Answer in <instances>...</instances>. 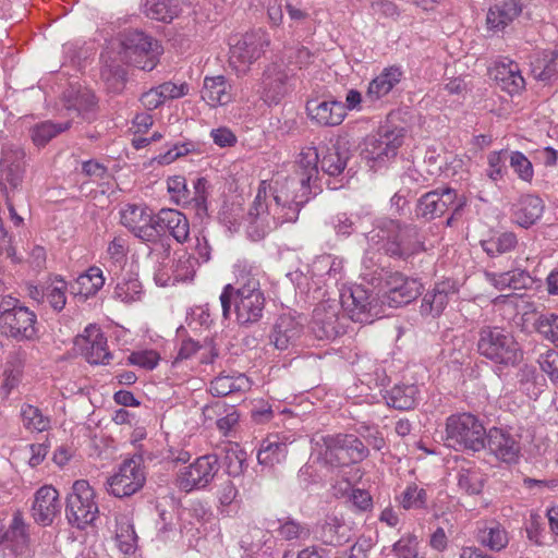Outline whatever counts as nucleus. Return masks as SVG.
<instances>
[{"instance_id": "6e6d98bb", "label": "nucleus", "mask_w": 558, "mask_h": 558, "mask_svg": "<svg viewBox=\"0 0 558 558\" xmlns=\"http://www.w3.org/2000/svg\"><path fill=\"white\" fill-rule=\"evenodd\" d=\"M245 463V452L238 445L229 444L225 448L223 464L229 475L239 476Z\"/></svg>"}, {"instance_id": "f704fd0d", "label": "nucleus", "mask_w": 558, "mask_h": 558, "mask_svg": "<svg viewBox=\"0 0 558 558\" xmlns=\"http://www.w3.org/2000/svg\"><path fill=\"white\" fill-rule=\"evenodd\" d=\"M475 538L482 546L493 551H500L509 543L508 532L496 521L486 522L478 527Z\"/></svg>"}, {"instance_id": "2eb2a0df", "label": "nucleus", "mask_w": 558, "mask_h": 558, "mask_svg": "<svg viewBox=\"0 0 558 558\" xmlns=\"http://www.w3.org/2000/svg\"><path fill=\"white\" fill-rule=\"evenodd\" d=\"M344 315L340 316L339 302L328 300L315 307L311 329L319 340L335 339L344 332Z\"/></svg>"}, {"instance_id": "bb28decb", "label": "nucleus", "mask_w": 558, "mask_h": 558, "mask_svg": "<svg viewBox=\"0 0 558 558\" xmlns=\"http://www.w3.org/2000/svg\"><path fill=\"white\" fill-rule=\"evenodd\" d=\"M306 111L311 120L320 126H337L345 118V107L337 100H308Z\"/></svg>"}, {"instance_id": "774afa93", "label": "nucleus", "mask_w": 558, "mask_h": 558, "mask_svg": "<svg viewBox=\"0 0 558 558\" xmlns=\"http://www.w3.org/2000/svg\"><path fill=\"white\" fill-rule=\"evenodd\" d=\"M238 496V488L232 481L223 482L218 489V499L222 507H230L233 504L239 506Z\"/></svg>"}, {"instance_id": "79ce46f5", "label": "nucleus", "mask_w": 558, "mask_h": 558, "mask_svg": "<svg viewBox=\"0 0 558 558\" xmlns=\"http://www.w3.org/2000/svg\"><path fill=\"white\" fill-rule=\"evenodd\" d=\"M532 72L535 78L550 82L558 74V45L551 51H543L532 63Z\"/></svg>"}, {"instance_id": "680f3d73", "label": "nucleus", "mask_w": 558, "mask_h": 558, "mask_svg": "<svg viewBox=\"0 0 558 558\" xmlns=\"http://www.w3.org/2000/svg\"><path fill=\"white\" fill-rule=\"evenodd\" d=\"M199 350H205L210 352V357L207 359L205 354H202L201 362L202 363H211L214 357L217 356V352L214 351L213 348L201 345L198 342L193 339H185L182 341L181 347L179 349L177 360H187L192 357Z\"/></svg>"}, {"instance_id": "09e8293b", "label": "nucleus", "mask_w": 558, "mask_h": 558, "mask_svg": "<svg viewBox=\"0 0 558 558\" xmlns=\"http://www.w3.org/2000/svg\"><path fill=\"white\" fill-rule=\"evenodd\" d=\"M518 244L517 235L513 232H502L487 240H483L481 245L489 256H496L512 251Z\"/></svg>"}, {"instance_id": "5fc2aeb1", "label": "nucleus", "mask_w": 558, "mask_h": 558, "mask_svg": "<svg viewBox=\"0 0 558 558\" xmlns=\"http://www.w3.org/2000/svg\"><path fill=\"white\" fill-rule=\"evenodd\" d=\"M198 265L195 256L183 252L175 262L172 264V274L177 281L192 280L195 272L196 266Z\"/></svg>"}, {"instance_id": "aec40b11", "label": "nucleus", "mask_w": 558, "mask_h": 558, "mask_svg": "<svg viewBox=\"0 0 558 558\" xmlns=\"http://www.w3.org/2000/svg\"><path fill=\"white\" fill-rule=\"evenodd\" d=\"M2 333L17 341L35 340L38 335L37 316L28 307H19L17 311L7 314L0 322Z\"/></svg>"}, {"instance_id": "9d476101", "label": "nucleus", "mask_w": 558, "mask_h": 558, "mask_svg": "<svg viewBox=\"0 0 558 558\" xmlns=\"http://www.w3.org/2000/svg\"><path fill=\"white\" fill-rule=\"evenodd\" d=\"M146 473L141 456L123 461L117 473L108 478L109 492L119 498L137 493L145 484Z\"/></svg>"}, {"instance_id": "ddd939ff", "label": "nucleus", "mask_w": 558, "mask_h": 558, "mask_svg": "<svg viewBox=\"0 0 558 558\" xmlns=\"http://www.w3.org/2000/svg\"><path fill=\"white\" fill-rule=\"evenodd\" d=\"M156 215L145 204H125L120 210V221L137 239L157 243Z\"/></svg>"}, {"instance_id": "e2e57ef3", "label": "nucleus", "mask_w": 558, "mask_h": 558, "mask_svg": "<svg viewBox=\"0 0 558 558\" xmlns=\"http://www.w3.org/2000/svg\"><path fill=\"white\" fill-rule=\"evenodd\" d=\"M508 150H499V151H492L488 157V171L487 175L493 181H498L502 179L505 172H506V160L509 159Z\"/></svg>"}, {"instance_id": "a878e982", "label": "nucleus", "mask_w": 558, "mask_h": 558, "mask_svg": "<svg viewBox=\"0 0 558 558\" xmlns=\"http://www.w3.org/2000/svg\"><path fill=\"white\" fill-rule=\"evenodd\" d=\"M25 150L16 145L5 146L1 157V175L11 189L16 190L25 173Z\"/></svg>"}, {"instance_id": "5701e85b", "label": "nucleus", "mask_w": 558, "mask_h": 558, "mask_svg": "<svg viewBox=\"0 0 558 558\" xmlns=\"http://www.w3.org/2000/svg\"><path fill=\"white\" fill-rule=\"evenodd\" d=\"M61 509L59 492L52 485H44L36 490L32 506V515L36 523L51 525Z\"/></svg>"}, {"instance_id": "603ef678", "label": "nucleus", "mask_w": 558, "mask_h": 558, "mask_svg": "<svg viewBox=\"0 0 558 558\" xmlns=\"http://www.w3.org/2000/svg\"><path fill=\"white\" fill-rule=\"evenodd\" d=\"M81 289L80 294L85 296L95 295L105 284L102 271L98 267H90L88 270L77 278Z\"/></svg>"}, {"instance_id": "423d86ee", "label": "nucleus", "mask_w": 558, "mask_h": 558, "mask_svg": "<svg viewBox=\"0 0 558 558\" xmlns=\"http://www.w3.org/2000/svg\"><path fill=\"white\" fill-rule=\"evenodd\" d=\"M477 349L481 355L497 364L514 365L522 357L513 336L499 327H483L480 330Z\"/></svg>"}, {"instance_id": "8fccbe9b", "label": "nucleus", "mask_w": 558, "mask_h": 558, "mask_svg": "<svg viewBox=\"0 0 558 558\" xmlns=\"http://www.w3.org/2000/svg\"><path fill=\"white\" fill-rule=\"evenodd\" d=\"M95 106V95L89 90H82L70 101L66 109L70 113L76 112L83 120L90 121L94 119Z\"/></svg>"}, {"instance_id": "69168bd1", "label": "nucleus", "mask_w": 558, "mask_h": 558, "mask_svg": "<svg viewBox=\"0 0 558 558\" xmlns=\"http://www.w3.org/2000/svg\"><path fill=\"white\" fill-rule=\"evenodd\" d=\"M417 544L415 536L408 535L393 545V550L399 558H417Z\"/></svg>"}, {"instance_id": "72a5a7b5", "label": "nucleus", "mask_w": 558, "mask_h": 558, "mask_svg": "<svg viewBox=\"0 0 558 558\" xmlns=\"http://www.w3.org/2000/svg\"><path fill=\"white\" fill-rule=\"evenodd\" d=\"M252 383L244 374H220L210 381L209 391L216 397H226L235 392H245L251 389Z\"/></svg>"}, {"instance_id": "864d4df0", "label": "nucleus", "mask_w": 558, "mask_h": 558, "mask_svg": "<svg viewBox=\"0 0 558 558\" xmlns=\"http://www.w3.org/2000/svg\"><path fill=\"white\" fill-rule=\"evenodd\" d=\"M116 541L123 554L131 555L135 551L137 536L134 526L128 520H122L118 523Z\"/></svg>"}, {"instance_id": "13d9d810", "label": "nucleus", "mask_w": 558, "mask_h": 558, "mask_svg": "<svg viewBox=\"0 0 558 558\" xmlns=\"http://www.w3.org/2000/svg\"><path fill=\"white\" fill-rule=\"evenodd\" d=\"M535 329L546 340L558 343V315L555 313H542L535 320Z\"/></svg>"}, {"instance_id": "393cba45", "label": "nucleus", "mask_w": 558, "mask_h": 558, "mask_svg": "<svg viewBox=\"0 0 558 558\" xmlns=\"http://www.w3.org/2000/svg\"><path fill=\"white\" fill-rule=\"evenodd\" d=\"M206 186L207 181L204 178H198L194 182V191H190L186 186V180L182 175L170 177L167 180L168 192L171 195V198L178 205H187L192 202L195 203L196 206H202L206 202Z\"/></svg>"}, {"instance_id": "3c124183", "label": "nucleus", "mask_w": 558, "mask_h": 558, "mask_svg": "<svg viewBox=\"0 0 558 558\" xmlns=\"http://www.w3.org/2000/svg\"><path fill=\"white\" fill-rule=\"evenodd\" d=\"M143 293L142 283L137 278H122L116 286L113 296L124 303L141 300Z\"/></svg>"}, {"instance_id": "0eeeda50", "label": "nucleus", "mask_w": 558, "mask_h": 558, "mask_svg": "<svg viewBox=\"0 0 558 558\" xmlns=\"http://www.w3.org/2000/svg\"><path fill=\"white\" fill-rule=\"evenodd\" d=\"M99 513L95 492L85 480H77L66 497L65 517L68 522L80 530L94 523Z\"/></svg>"}, {"instance_id": "c85d7f7f", "label": "nucleus", "mask_w": 558, "mask_h": 558, "mask_svg": "<svg viewBox=\"0 0 558 558\" xmlns=\"http://www.w3.org/2000/svg\"><path fill=\"white\" fill-rule=\"evenodd\" d=\"M456 293L454 284L450 281H441L427 291L421 304V314L427 317H438L449 303L450 296Z\"/></svg>"}, {"instance_id": "49530a36", "label": "nucleus", "mask_w": 558, "mask_h": 558, "mask_svg": "<svg viewBox=\"0 0 558 558\" xmlns=\"http://www.w3.org/2000/svg\"><path fill=\"white\" fill-rule=\"evenodd\" d=\"M417 393L415 385H397L389 391L387 403L398 410H410L417 402Z\"/></svg>"}, {"instance_id": "bf43d9fd", "label": "nucleus", "mask_w": 558, "mask_h": 558, "mask_svg": "<svg viewBox=\"0 0 558 558\" xmlns=\"http://www.w3.org/2000/svg\"><path fill=\"white\" fill-rule=\"evenodd\" d=\"M508 155L510 167L518 177L525 182H531L534 175L532 162L521 151H510Z\"/></svg>"}, {"instance_id": "a19ab883", "label": "nucleus", "mask_w": 558, "mask_h": 558, "mask_svg": "<svg viewBox=\"0 0 558 558\" xmlns=\"http://www.w3.org/2000/svg\"><path fill=\"white\" fill-rule=\"evenodd\" d=\"M277 536L287 542H305L311 536L308 524L300 522L291 517L278 519Z\"/></svg>"}, {"instance_id": "4468645a", "label": "nucleus", "mask_w": 558, "mask_h": 558, "mask_svg": "<svg viewBox=\"0 0 558 558\" xmlns=\"http://www.w3.org/2000/svg\"><path fill=\"white\" fill-rule=\"evenodd\" d=\"M464 204V197H459L456 190L451 187L436 189L418 199L417 215L432 220L450 210L457 213Z\"/></svg>"}, {"instance_id": "c756f323", "label": "nucleus", "mask_w": 558, "mask_h": 558, "mask_svg": "<svg viewBox=\"0 0 558 558\" xmlns=\"http://www.w3.org/2000/svg\"><path fill=\"white\" fill-rule=\"evenodd\" d=\"M522 12V4L519 0H506L490 7L486 15L488 29L498 33L502 32Z\"/></svg>"}, {"instance_id": "39448f33", "label": "nucleus", "mask_w": 558, "mask_h": 558, "mask_svg": "<svg viewBox=\"0 0 558 558\" xmlns=\"http://www.w3.org/2000/svg\"><path fill=\"white\" fill-rule=\"evenodd\" d=\"M486 433L481 420L471 413L453 414L446 421V441L456 450L485 449Z\"/></svg>"}, {"instance_id": "dca6fc26", "label": "nucleus", "mask_w": 558, "mask_h": 558, "mask_svg": "<svg viewBox=\"0 0 558 558\" xmlns=\"http://www.w3.org/2000/svg\"><path fill=\"white\" fill-rule=\"evenodd\" d=\"M367 454V447L354 435H338L327 444L326 458L339 465L356 463Z\"/></svg>"}, {"instance_id": "c03bdc74", "label": "nucleus", "mask_w": 558, "mask_h": 558, "mask_svg": "<svg viewBox=\"0 0 558 558\" xmlns=\"http://www.w3.org/2000/svg\"><path fill=\"white\" fill-rule=\"evenodd\" d=\"M496 78L500 81L501 87L510 95L520 93L525 86L519 65L512 61L497 68Z\"/></svg>"}, {"instance_id": "7ed1b4c3", "label": "nucleus", "mask_w": 558, "mask_h": 558, "mask_svg": "<svg viewBox=\"0 0 558 558\" xmlns=\"http://www.w3.org/2000/svg\"><path fill=\"white\" fill-rule=\"evenodd\" d=\"M371 233V240L383 243L381 250L391 257L407 259L422 248L415 226H403L397 220L385 218Z\"/></svg>"}, {"instance_id": "e433bc0d", "label": "nucleus", "mask_w": 558, "mask_h": 558, "mask_svg": "<svg viewBox=\"0 0 558 558\" xmlns=\"http://www.w3.org/2000/svg\"><path fill=\"white\" fill-rule=\"evenodd\" d=\"M142 12L150 20L170 23L179 16L181 9L177 0H144Z\"/></svg>"}, {"instance_id": "4d7b16f0", "label": "nucleus", "mask_w": 558, "mask_h": 558, "mask_svg": "<svg viewBox=\"0 0 558 558\" xmlns=\"http://www.w3.org/2000/svg\"><path fill=\"white\" fill-rule=\"evenodd\" d=\"M400 504L407 510L423 509L427 505V493L424 488L412 483L401 494Z\"/></svg>"}, {"instance_id": "9b49d317", "label": "nucleus", "mask_w": 558, "mask_h": 558, "mask_svg": "<svg viewBox=\"0 0 558 558\" xmlns=\"http://www.w3.org/2000/svg\"><path fill=\"white\" fill-rule=\"evenodd\" d=\"M219 471L218 457L205 454L178 473L175 484L186 493L207 487Z\"/></svg>"}, {"instance_id": "2f4dec72", "label": "nucleus", "mask_w": 558, "mask_h": 558, "mask_svg": "<svg viewBox=\"0 0 558 558\" xmlns=\"http://www.w3.org/2000/svg\"><path fill=\"white\" fill-rule=\"evenodd\" d=\"M202 98L211 107L225 106L232 100V87L222 75L206 76Z\"/></svg>"}, {"instance_id": "de8ad7c7", "label": "nucleus", "mask_w": 558, "mask_h": 558, "mask_svg": "<svg viewBox=\"0 0 558 558\" xmlns=\"http://www.w3.org/2000/svg\"><path fill=\"white\" fill-rule=\"evenodd\" d=\"M23 426L29 432L43 433L51 428L49 415L33 404H23L21 409Z\"/></svg>"}, {"instance_id": "f3484780", "label": "nucleus", "mask_w": 558, "mask_h": 558, "mask_svg": "<svg viewBox=\"0 0 558 558\" xmlns=\"http://www.w3.org/2000/svg\"><path fill=\"white\" fill-rule=\"evenodd\" d=\"M0 545H3V548L16 558L29 557V524L21 511H15L7 530L0 532Z\"/></svg>"}, {"instance_id": "37998d69", "label": "nucleus", "mask_w": 558, "mask_h": 558, "mask_svg": "<svg viewBox=\"0 0 558 558\" xmlns=\"http://www.w3.org/2000/svg\"><path fill=\"white\" fill-rule=\"evenodd\" d=\"M458 486L468 495H478L485 484V474L474 464L461 466L457 475Z\"/></svg>"}, {"instance_id": "7c9ffc66", "label": "nucleus", "mask_w": 558, "mask_h": 558, "mask_svg": "<svg viewBox=\"0 0 558 558\" xmlns=\"http://www.w3.org/2000/svg\"><path fill=\"white\" fill-rule=\"evenodd\" d=\"M403 71L398 65L385 68L375 78H373L367 87L366 99L375 101L388 95L393 87L400 83Z\"/></svg>"}, {"instance_id": "c9c22d12", "label": "nucleus", "mask_w": 558, "mask_h": 558, "mask_svg": "<svg viewBox=\"0 0 558 558\" xmlns=\"http://www.w3.org/2000/svg\"><path fill=\"white\" fill-rule=\"evenodd\" d=\"M288 454V445L279 435H270L260 444L257 460L259 464L274 468L282 462Z\"/></svg>"}, {"instance_id": "a18cd8bd", "label": "nucleus", "mask_w": 558, "mask_h": 558, "mask_svg": "<svg viewBox=\"0 0 558 558\" xmlns=\"http://www.w3.org/2000/svg\"><path fill=\"white\" fill-rule=\"evenodd\" d=\"M68 283L61 276L49 277L46 280L45 301L57 313L66 304Z\"/></svg>"}, {"instance_id": "4be33fe9", "label": "nucleus", "mask_w": 558, "mask_h": 558, "mask_svg": "<svg viewBox=\"0 0 558 558\" xmlns=\"http://www.w3.org/2000/svg\"><path fill=\"white\" fill-rule=\"evenodd\" d=\"M290 75L278 64H270L263 73L256 89L259 98L267 105L278 104L288 92Z\"/></svg>"}, {"instance_id": "f257e3e1", "label": "nucleus", "mask_w": 558, "mask_h": 558, "mask_svg": "<svg viewBox=\"0 0 558 558\" xmlns=\"http://www.w3.org/2000/svg\"><path fill=\"white\" fill-rule=\"evenodd\" d=\"M318 162L317 148L305 147L294 161L292 174L276 180L274 186L266 180L259 183L245 218L248 238L259 241L278 226L298 220L301 207L320 192Z\"/></svg>"}, {"instance_id": "052dcab7", "label": "nucleus", "mask_w": 558, "mask_h": 558, "mask_svg": "<svg viewBox=\"0 0 558 558\" xmlns=\"http://www.w3.org/2000/svg\"><path fill=\"white\" fill-rule=\"evenodd\" d=\"M160 355L155 350H138L128 356V364L135 365L146 371H153L159 363Z\"/></svg>"}, {"instance_id": "6e6552de", "label": "nucleus", "mask_w": 558, "mask_h": 558, "mask_svg": "<svg viewBox=\"0 0 558 558\" xmlns=\"http://www.w3.org/2000/svg\"><path fill=\"white\" fill-rule=\"evenodd\" d=\"M339 305L353 322L371 323L381 314L379 299L362 286H354L343 292Z\"/></svg>"}, {"instance_id": "20e7f679", "label": "nucleus", "mask_w": 558, "mask_h": 558, "mask_svg": "<svg viewBox=\"0 0 558 558\" xmlns=\"http://www.w3.org/2000/svg\"><path fill=\"white\" fill-rule=\"evenodd\" d=\"M121 60L143 71H153L163 52L159 40L140 29H128L120 34Z\"/></svg>"}, {"instance_id": "4c0bfd02", "label": "nucleus", "mask_w": 558, "mask_h": 558, "mask_svg": "<svg viewBox=\"0 0 558 558\" xmlns=\"http://www.w3.org/2000/svg\"><path fill=\"white\" fill-rule=\"evenodd\" d=\"M350 158V151L345 144L337 143L326 149L319 159L322 170L328 175H339L343 172Z\"/></svg>"}, {"instance_id": "338daca9", "label": "nucleus", "mask_w": 558, "mask_h": 558, "mask_svg": "<svg viewBox=\"0 0 558 558\" xmlns=\"http://www.w3.org/2000/svg\"><path fill=\"white\" fill-rule=\"evenodd\" d=\"M163 102L169 99L181 98L189 93L186 83L175 84L173 82H165L157 86Z\"/></svg>"}, {"instance_id": "ea45409f", "label": "nucleus", "mask_w": 558, "mask_h": 558, "mask_svg": "<svg viewBox=\"0 0 558 558\" xmlns=\"http://www.w3.org/2000/svg\"><path fill=\"white\" fill-rule=\"evenodd\" d=\"M71 124L70 120L65 122L43 121L29 129V136L35 146L44 147L57 135L69 130Z\"/></svg>"}, {"instance_id": "6ab92c4d", "label": "nucleus", "mask_w": 558, "mask_h": 558, "mask_svg": "<svg viewBox=\"0 0 558 558\" xmlns=\"http://www.w3.org/2000/svg\"><path fill=\"white\" fill-rule=\"evenodd\" d=\"M486 447L498 460L512 464L519 461L521 456L520 438L509 430L492 427L485 437Z\"/></svg>"}, {"instance_id": "58836bf2", "label": "nucleus", "mask_w": 558, "mask_h": 558, "mask_svg": "<svg viewBox=\"0 0 558 558\" xmlns=\"http://www.w3.org/2000/svg\"><path fill=\"white\" fill-rule=\"evenodd\" d=\"M344 525L336 515H326L315 529V537L323 544L338 546L347 541Z\"/></svg>"}, {"instance_id": "473e14b6", "label": "nucleus", "mask_w": 558, "mask_h": 558, "mask_svg": "<svg viewBox=\"0 0 558 558\" xmlns=\"http://www.w3.org/2000/svg\"><path fill=\"white\" fill-rule=\"evenodd\" d=\"M544 209L543 201L535 195L521 196L513 205L514 221L521 227L527 228L536 222Z\"/></svg>"}, {"instance_id": "f8f14e48", "label": "nucleus", "mask_w": 558, "mask_h": 558, "mask_svg": "<svg viewBox=\"0 0 558 558\" xmlns=\"http://www.w3.org/2000/svg\"><path fill=\"white\" fill-rule=\"evenodd\" d=\"M269 45L266 32L258 29L244 34L230 49V63L239 74H245L250 64L259 59Z\"/></svg>"}, {"instance_id": "f03ea898", "label": "nucleus", "mask_w": 558, "mask_h": 558, "mask_svg": "<svg viewBox=\"0 0 558 558\" xmlns=\"http://www.w3.org/2000/svg\"><path fill=\"white\" fill-rule=\"evenodd\" d=\"M235 283L225 286L220 294L222 316L228 319L232 312L239 325L247 326L263 317L265 296L258 279V267L247 260L234 265Z\"/></svg>"}, {"instance_id": "cd10ccee", "label": "nucleus", "mask_w": 558, "mask_h": 558, "mask_svg": "<svg viewBox=\"0 0 558 558\" xmlns=\"http://www.w3.org/2000/svg\"><path fill=\"white\" fill-rule=\"evenodd\" d=\"M83 354L90 364H108L111 353L108 350L107 338L96 326H89L83 335Z\"/></svg>"}, {"instance_id": "412c9836", "label": "nucleus", "mask_w": 558, "mask_h": 558, "mask_svg": "<svg viewBox=\"0 0 558 558\" xmlns=\"http://www.w3.org/2000/svg\"><path fill=\"white\" fill-rule=\"evenodd\" d=\"M303 333L304 323L301 316L284 313L276 320L269 339L276 349L284 351L298 345Z\"/></svg>"}, {"instance_id": "1a4fd4ad", "label": "nucleus", "mask_w": 558, "mask_h": 558, "mask_svg": "<svg viewBox=\"0 0 558 558\" xmlns=\"http://www.w3.org/2000/svg\"><path fill=\"white\" fill-rule=\"evenodd\" d=\"M405 137L403 128L380 126L378 131L366 137L364 155L365 158L378 162H386L395 158Z\"/></svg>"}, {"instance_id": "0e129e2a", "label": "nucleus", "mask_w": 558, "mask_h": 558, "mask_svg": "<svg viewBox=\"0 0 558 558\" xmlns=\"http://www.w3.org/2000/svg\"><path fill=\"white\" fill-rule=\"evenodd\" d=\"M538 363L549 379L558 385V349L548 350L545 354L541 355Z\"/></svg>"}, {"instance_id": "a211bd4d", "label": "nucleus", "mask_w": 558, "mask_h": 558, "mask_svg": "<svg viewBox=\"0 0 558 558\" xmlns=\"http://www.w3.org/2000/svg\"><path fill=\"white\" fill-rule=\"evenodd\" d=\"M386 291L381 304L390 307L407 305L417 298L421 284L413 278H408L400 272H391L385 279Z\"/></svg>"}, {"instance_id": "b1692460", "label": "nucleus", "mask_w": 558, "mask_h": 558, "mask_svg": "<svg viewBox=\"0 0 558 558\" xmlns=\"http://www.w3.org/2000/svg\"><path fill=\"white\" fill-rule=\"evenodd\" d=\"M157 242L168 231L179 243H184L190 234V223L184 214L177 209L162 208L156 214Z\"/></svg>"}]
</instances>
